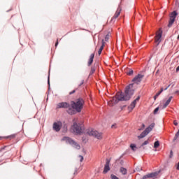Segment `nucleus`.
Returning a JSON list of instances; mask_svg holds the SVG:
<instances>
[{
    "label": "nucleus",
    "mask_w": 179,
    "mask_h": 179,
    "mask_svg": "<svg viewBox=\"0 0 179 179\" xmlns=\"http://www.w3.org/2000/svg\"><path fill=\"white\" fill-rule=\"evenodd\" d=\"M76 92V90H73L72 92H69V94H73V93H75Z\"/></svg>",
    "instance_id": "obj_34"
},
{
    "label": "nucleus",
    "mask_w": 179,
    "mask_h": 179,
    "mask_svg": "<svg viewBox=\"0 0 179 179\" xmlns=\"http://www.w3.org/2000/svg\"><path fill=\"white\" fill-rule=\"evenodd\" d=\"M179 71V66L176 68V72Z\"/></svg>",
    "instance_id": "obj_37"
},
{
    "label": "nucleus",
    "mask_w": 179,
    "mask_h": 179,
    "mask_svg": "<svg viewBox=\"0 0 179 179\" xmlns=\"http://www.w3.org/2000/svg\"><path fill=\"white\" fill-rule=\"evenodd\" d=\"M111 128H112L113 129H115V128H117V124H113V125L111 126Z\"/></svg>",
    "instance_id": "obj_31"
},
{
    "label": "nucleus",
    "mask_w": 179,
    "mask_h": 179,
    "mask_svg": "<svg viewBox=\"0 0 179 179\" xmlns=\"http://www.w3.org/2000/svg\"><path fill=\"white\" fill-rule=\"evenodd\" d=\"M104 44H106V42H104V40H102V45L98 51L99 55H101V52L103 51V49L104 48Z\"/></svg>",
    "instance_id": "obj_16"
},
{
    "label": "nucleus",
    "mask_w": 179,
    "mask_h": 179,
    "mask_svg": "<svg viewBox=\"0 0 179 179\" xmlns=\"http://www.w3.org/2000/svg\"><path fill=\"white\" fill-rule=\"evenodd\" d=\"M159 173H160V171L152 172L151 173H148V174L144 176L142 179H146V178L156 179V178H159Z\"/></svg>",
    "instance_id": "obj_9"
},
{
    "label": "nucleus",
    "mask_w": 179,
    "mask_h": 179,
    "mask_svg": "<svg viewBox=\"0 0 179 179\" xmlns=\"http://www.w3.org/2000/svg\"><path fill=\"white\" fill-rule=\"evenodd\" d=\"M48 84L50 85V80H48Z\"/></svg>",
    "instance_id": "obj_43"
},
{
    "label": "nucleus",
    "mask_w": 179,
    "mask_h": 179,
    "mask_svg": "<svg viewBox=\"0 0 179 179\" xmlns=\"http://www.w3.org/2000/svg\"><path fill=\"white\" fill-rule=\"evenodd\" d=\"M120 172L122 173V174L123 176L127 175V169L124 168V167H121L120 169Z\"/></svg>",
    "instance_id": "obj_18"
},
{
    "label": "nucleus",
    "mask_w": 179,
    "mask_h": 179,
    "mask_svg": "<svg viewBox=\"0 0 179 179\" xmlns=\"http://www.w3.org/2000/svg\"><path fill=\"white\" fill-rule=\"evenodd\" d=\"M1 150H3V148H1V149L0 150V152H1Z\"/></svg>",
    "instance_id": "obj_41"
},
{
    "label": "nucleus",
    "mask_w": 179,
    "mask_h": 179,
    "mask_svg": "<svg viewBox=\"0 0 179 179\" xmlns=\"http://www.w3.org/2000/svg\"><path fill=\"white\" fill-rule=\"evenodd\" d=\"M171 156H173V151H171Z\"/></svg>",
    "instance_id": "obj_39"
},
{
    "label": "nucleus",
    "mask_w": 179,
    "mask_h": 179,
    "mask_svg": "<svg viewBox=\"0 0 179 179\" xmlns=\"http://www.w3.org/2000/svg\"><path fill=\"white\" fill-rule=\"evenodd\" d=\"M130 148L131 150H133L134 152H135L137 149L136 145L135 144H131Z\"/></svg>",
    "instance_id": "obj_20"
},
{
    "label": "nucleus",
    "mask_w": 179,
    "mask_h": 179,
    "mask_svg": "<svg viewBox=\"0 0 179 179\" xmlns=\"http://www.w3.org/2000/svg\"><path fill=\"white\" fill-rule=\"evenodd\" d=\"M143 76H144L142 74L136 76L132 80L134 83L129 84L126 87L124 94H122V92H117L115 96L113 97V101H115V103H118V101H127L129 100L135 93V87H134V85L135 83L139 85V83L142 82Z\"/></svg>",
    "instance_id": "obj_1"
},
{
    "label": "nucleus",
    "mask_w": 179,
    "mask_h": 179,
    "mask_svg": "<svg viewBox=\"0 0 179 179\" xmlns=\"http://www.w3.org/2000/svg\"><path fill=\"white\" fill-rule=\"evenodd\" d=\"M173 124H174V125H176V127H177V125H178V123L176 121L173 122Z\"/></svg>",
    "instance_id": "obj_35"
},
{
    "label": "nucleus",
    "mask_w": 179,
    "mask_h": 179,
    "mask_svg": "<svg viewBox=\"0 0 179 179\" xmlns=\"http://www.w3.org/2000/svg\"><path fill=\"white\" fill-rule=\"evenodd\" d=\"M108 171H110V159H106L103 173V174H106V173H108Z\"/></svg>",
    "instance_id": "obj_13"
},
{
    "label": "nucleus",
    "mask_w": 179,
    "mask_h": 179,
    "mask_svg": "<svg viewBox=\"0 0 179 179\" xmlns=\"http://www.w3.org/2000/svg\"><path fill=\"white\" fill-rule=\"evenodd\" d=\"M155 123H152L150 124L148 127H147L145 131H143L141 135L138 136V139H142V138H145L154 128H155Z\"/></svg>",
    "instance_id": "obj_5"
},
{
    "label": "nucleus",
    "mask_w": 179,
    "mask_h": 179,
    "mask_svg": "<svg viewBox=\"0 0 179 179\" xmlns=\"http://www.w3.org/2000/svg\"><path fill=\"white\" fill-rule=\"evenodd\" d=\"M155 123H152L150 124L148 127H147L145 131H143L141 135L138 136V139H142V138H145L154 128H155Z\"/></svg>",
    "instance_id": "obj_4"
},
{
    "label": "nucleus",
    "mask_w": 179,
    "mask_h": 179,
    "mask_svg": "<svg viewBox=\"0 0 179 179\" xmlns=\"http://www.w3.org/2000/svg\"><path fill=\"white\" fill-rule=\"evenodd\" d=\"M139 99H141L140 96H137V98L134 101H133L132 103H134V105L136 106V101H139Z\"/></svg>",
    "instance_id": "obj_26"
},
{
    "label": "nucleus",
    "mask_w": 179,
    "mask_h": 179,
    "mask_svg": "<svg viewBox=\"0 0 179 179\" xmlns=\"http://www.w3.org/2000/svg\"><path fill=\"white\" fill-rule=\"evenodd\" d=\"M73 131L76 135H80L83 134V129L82 128V124H78L76 122L73 123Z\"/></svg>",
    "instance_id": "obj_6"
},
{
    "label": "nucleus",
    "mask_w": 179,
    "mask_h": 179,
    "mask_svg": "<svg viewBox=\"0 0 179 179\" xmlns=\"http://www.w3.org/2000/svg\"><path fill=\"white\" fill-rule=\"evenodd\" d=\"M57 45H58V39L57 40V42L55 43V47H57Z\"/></svg>",
    "instance_id": "obj_36"
},
{
    "label": "nucleus",
    "mask_w": 179,
    "mask_h": 179,
    "mask_svg": "<svg viewBox=\"0 0 179 179\" xmlns=\"http://www.w3.org/2000/svg\"><path fill=\"white\" fill-rule=\"evenodd\" d=\"M6 139H15V138H16V134H12L10 136H8L7 137H6Z\"/></svg>",
    "instance_id": "obj_21"
},
{
    "label": "nucleus",
    "mask_w": 179,
    "mask_h": 179,
    "mask_svg": "<svg viewBox=\"0 0 179 179\" xmlns=\"http://www.w3.org/2000/svg\"><path fill=\"white\" fill-rule=\"evenodd\" d=\"M178 13H177V11H173L169 16V22L168 24V27H171L173 24H174V22H176V18L177 17V15Z\"/></svg>",
    "instance_id": "obj_8"
},
{
    "label": "nucleus",
    "mask_w": 179,
    "mask_h": 179,
    "mask_svg": "<svg viewBox=\"0 0 179 179\" xmlns=\"http://www.w3.org/2000/svg\"><path fill=\"white\" fill-rule=\"evenodd\" d=\"M148 143H149V140H147V141H144V142L143 143V144L141 145V146H145V145H148Z\"/></svg>",
    "instance_id": "obj_27"
},
{
    "label": "nucleus",
    "mask_w": 179,
    "mask_h": 179,
    "mask_svg": "<svg viewBox=\"0 0 179 179\" xmlns=\"http://www.w3.org/2000/svg\"><path fill=\"white\" fill-rule=\"evenodd\" d=\"M163 34V31H162V29H159L157 33H156V36L155 37V42L157 43V45H159V44H160V41H162V36Z\"/></svg>",
    "instance_id": "obj_10"
},
{
    "label": "nucleus",
    "mask_w": 179,
    "mask_h": 179,
    "mask_svg": "<svg viewBox=\"0 0 179 179\" xmlns=\"http://www.w3.org/2000/svg\"><path fill=\"white\" fill-rule=\"evenodd\" d=\"M121 10H122L121 7L119 6L117 8L114 16L113 17L112 20L113 19H117V17H118V16H120V15L121 13Z\"/></svg>",
    "instance_id": "obj_14"
},
{
    "label": "nucleus",
    "mask_w": 179,
    "mask_h": 179,
    "mask_svg": "<svg viewBox=\"0 0 179 179\" xmlns=\"http://www.w3.org/2000/svg\"><path fill=\"white\" fill-rule=\"evenodd\" d=\"M66 131H68V127H66V124H64L63 132H66Z\"/></svg>",
    "instance_id": "obj_29"
},
{
    "label": "nucleus",
    "mask_w": 179,
    "mask_h": 179,
    "mask_svg": "<svg viewBox=\"0 0 179 179\" xmlns=\"http://www.w3.org/2000/svg\"><path fill=\"white\" fill-rule=\"evenodd\" d=\"M63 141H64V142H66V143H69L70 145H72V146H73V148H75L76 149H78V150L80 149V145L69 137H64Z\"/></svg>",
    "instance_id": "obj_7"
},
{
    "label": "nucleus",
    "mask_w": 179,
    "mask_h": 179,
    "mask_svg": "<svg viewBox=\"0 0 179 179\" xmlns=\"http://www.w3.org/2000/svg\"><path fill=\"white\" fill-rule=\"evenodd\" d=\"M157 97H156V95L154 96V99L156 100Z\"/></svg>",
    "instance_id": "obj_40"
},
{
    "label": "nucleus",
    "mask_w": 179,
    "mask_h": 179,
    "mask_svg": "<svg viewBox=\"0 0 179 179\" xmlns=\"http://www.w3.org/2000/svg\"><path fill=\"white\" fill-rule=\"evenodd\" d=\"M83 83H85V80H82L81 82H80V83L79 84V86H82V85H83Z\"/></svg>",
    "instance_id": "obj_33"
},
{
    "label": "nucleus",
    "mask_w": 179,
    "mask_h": 179,
    "mask_svg": "<svg viewBox=\"0 0 179 179\" xmlns=\"http://www.w3.org/2000/svg\"><path fill=\"white\" fill-rule=\"evenodd\" d=\"M159 111V107L156 108L155 110H154V114H157V112Z\"/></svg>",
    "instance_id": "obj_30"
},
{
    "label": "nucleus",
    "mask_w": 179,
    "mask_h": 179,
    "mask_svg": "<svg viewBox=\"0 0 179 179\" xmlns=\"http://www.w3.org/2000/svg\"><path fill=\"white\" fill-rule=\"evenodd\" d=\"M109 39H110V35L107 34L105 36V41H108Z\"/></svg>",
    "instance_id": "obj_28"
},
{
    "label": "nucleus",
    "mask_w": 179,
    "mask_h": 179,
    "mask_svg": "<svg viewBox=\"0 0 179 179\" xmlns=\"http://www.w3.org/2000/svg\"><path fill=\"white\" fill-rule=\"evenodd\" d=\"M79 157H80V162H83V156L80 155Z\"/></svg>",
    "instance_id": "obj_32"
},
{
    "label": "nucleus",
    "mask_w": 179,
    "mask_h": 179,
    "mask_svg": "<svg viewBox=\"0 0 179 179\" xmlns=\"http://www.w3.org/2000/svg\"><path fill=\"white\" fill-rule=\"evenodd\" d=\"M135 103H133V102H131V103L129 106V108H131V110H134L135 108Z\"/></svg>",
    "instance_id": "obj_25"
},
{
    "label": "nucleus",
    "mask_w": 179,
    "mask_h": 179,
    "mask_svg": "<svg viewBox=\"0 0 179 179\" xmlns=\"http://www.w3.org/2000/svg\"><path fill=\"white\" fill-rule=\"evenodd\" d=\"M94 72H96V68L94 66H92L90 75H93V73H94Z\"/></svg>",
    "instance_id": "obj_22"
},
{
    "label": "nucleus",
    "mask_w": 179,
    "mask_h": 179,
    "mask_svg": "<svg viewBox=\"0 0 179 179\" xmlns=\"http://www.w3.org/2000/svg\"><path fill=\"white\" fill-rule=\"evenodd\" d=\"M87 134L90 136H93L94 138H96V139H102L103 136L101 133L94 130V129H88L87 131Z\"/></svg>",
    "instance_id": "obj_3"
},
{
    "label": "nucleus",
    "mask_w": 179,
    "mask_h": 179,
    "mask_svg": "<svg viewBox=\"0 0 179 179\" xmlns=\"http://www.w3.org/2000/svg\"><path fill=\"white\" fill-rule=\"evenodd\" d=\"M164 90V89L161 88V90L159 92H158L156 94H155V97H157L158 96H160V94H162V93H163V91Z\"/></svg>",
    "instance_id": "obj_23"
},
{
    "label": "nucleus",
    "mask_w": 179,
    "mask_h": 179,
    "mask_svg": "<svg viewBox=\"0 0 179 179\" xmlns=\"http://www.w3.org/2000/svg\"><path fill=\"white\" fill-rule=\"evenodd\" d=\"M57 108H66L67 110H69V108H71V102L70 103L67 102L59 103L57 104Z\"/></svg>",
    "instance_id": "obj_11"
},
{
    "label": "nucleus",
    "mask_w": 179,
    "mask_h": 179,
    "mask_svg": "<svg viewBox=\"0 0 179 179\" xmlns=\"http://www.w3.org/2000/svg\"><path fill=\"white\" fill-rule=\"evenodd\" d=\"M143 127L145 128V124H143Z\"/></svg>",
    "instance_id": "obj_42"
},
{
    "label": "nucleus",
    "mask_w": 179,
    "mask_h": 179,
    "mask_svg": "<svg viewBox=\"0 0 179 179\" xmlns=\"http://www.w3.org/2000/svg\"><path fill=\"white\" fill-rule=\"evenodd\" d=\"M61 128H62V122H56L53 123V129L56 132H59V131H61Z\"/></svg>",
    "instance_id": "obj_12"
},
{
    "label": "nucleus",
    "mask_w": 179,
    "mask_h": 179,
    "mask_svg": "<svg viewBox=\"0 0 179 179\" xmlns=\"http://www.w3.org/2000/svg\"><path fill=\"white\" fill-rule=\"evenodd\" d=\"M1 139H2V137H0V141H1Z\"/></svg>",
    "instance_id": "obj_44"
},
{
    "label": "nucleus",
    "mask_w": 179,
    "mask_h": 179,
    "mask_svg": "<svg viewBox=\"0 0 179 179\" xmlns=\"http://www.w3.org/2000/svg\"><path fill=\"white\" fill-rule=\"evenodd\" d=\"M93 59H94V53H92L88 60V66H90L93 64Z\"/></svg>",
    "instance_id": "obj_15"
},
{
    "label": "nucleus",
    "mask_w": 179,
    "mask_h": 179,
    "mask_svg": "<svg viewBox=\"0 0 179 179\" xmlns=\"http://www.w3.org/2000/svg\"><path fill=\"white\" fill-rule=\"evenodd\" d=\"M127 75H129V76L134 75V70L129 69V71L127 72Z\"/></svg>",
    "instance_id": "obj_24"
},
{
    "label": "nucleus",
    "mask_w": 179,
    "mask_h": 179,
    "mask_svg": "<svg viewBox=\"0 0 179 179\" xmlns=\"http://www.w3.org/2000/svg\"><path fill=\"white\" fill-rule=\"evenodd\" d=\"M85 106V101L82 98H78L75 101H71V108L66 110V112L70 115H73L76 113H81Z\"/></svg>",
    "instance_id": "obj_2"
},
{
    "label": "nucleus",
    "mask_w": 179,
    "mask_h": 179,
    "mask_svg": "<svg viewBox=\"0 0 179 179\" xmlns=\"http://www.w3.org/2000/svg\"><path fill=\"white\" fill-rule=\"evenodd\" d=\"M159 146H160V143L159 142V141H155L154 143L155 149H157V148H159Z\"/></svg>",
    "instance_id": "obj_19"
},
{
    "label": "nucleus",
    "mask_w": 179,
    "mask_h": 179,
    "mask_svg": "<svg viewBox=\"0 0 179 179\" xmlns=\"http://www.w3.org/2000/svg\"><path fill=\"white\" fill-rule=\"evenodd\" d=\"M169 87H170V85H169L168 87H166L164 90H167L169 89Z\"/></svg>",
    "instance_id": "obj_38"
},
{
    "label": "nucleus",
    "mask_w": 179,
    "mask_h": 179,
    "mask_svg": "<svg viewBox=\"0 0 179 179\" xmlns=\"http://www.w3.org/2000/svg\"><path fill=\"white\" fill-rule=\"evenodd\" d=\"M171 100H173V96H170L169 99L166 101V102L164 105V108H166L169 104H170Z\"/></svg>",
    "instance_id": "obj_17"
}]
</instances>
